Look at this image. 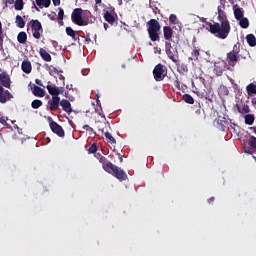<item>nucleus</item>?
<instances>
[{"label":"nucleus","instance_id":"54","mask_svg":"<svg viewBox=\"0 0 256 256\" xmlns=\"http://www.w3.org/2000/svg\"><path fill=\"white\" fill-rule=\"evenodd\" d=\"M96 5L101 4V0H95Z\"/></svg>","mask_w":256,"mask_h":256},{"label":"nucleus","instance_id":"14","mask_svg":"<svg viewBox=\"0 0 256 256\" xmlns=\"http://www.w3.org/2000/svg\"><path fill=\"white\" fill-rule=\"evenodd\" d=\"M163 35L165 39V43L171 41L173 39V28L171 26H164L163 27Z\"/></svg>","mask_w":256,"mask_h":256},{"label":"nucleus","instance_id":"4","mask_svg":"<svg viewBox=\"0 0 256 256\" xmlns=\"http://www.w3.org/2000/svg\"><path fill=\"white\" fill-rule=\"evenodd\" d=\"M146 25L150 41H161V37L159 36V31H161V24L159 21L157 19H150Z\"/></svg>","mask_w":256,"mask_h":256},{"label":"nucleus","instance_id":"25","mask_svg":"<svg viewBox=\"0 0 256 256\" xmlns=\"http://www.w3.org/2000/svg\"><path fill=\"white\" fill-rule=\"evenodd\" d=\"M13 5L15 11H23L25 7V2L23 0H15Z\"/></svg>","mask_w":256,"mask_h":256},{"label":"nucleus","instance_id":"38","mask_svg":"<svg viewBox=\"0 0 256 256\" xmlns=\"http://www.w3.org/2000/svg\"><path fill=\"white\" fill-rule=\"evenodd\" d=\"M4 36H3V24L0 21V49H3V41H4Z\"/></svg>","mask_w":256,"mask_h":256},{"label":"nucleus","instance_id":"21","mask_svg":"<svg viewBox=\"0 0 256 256\" xmlns=\"http://www.w3.org/2000/svg\"><path fill=\"white\" fill-rule=\"evenodd\" d=\"M40 57H42L43 61H46L47 63H51V54L47 52L44 48H40L39 50Z\"/></svg>","mask_w":256,"mask_h":256},{"label":"nucleus","instance_id":"7","mask_svg":"<svg viewBox=\"0 0 256 256\" xmlns=\"http://www.w3.org/2000/svg\"><path fill=\"white\" fill-rule=\"evenodd\" d=\"M153 76L155 81H163L165 79V66L157 64L153 70Z\"/></svg>","mask_w":256,"mask_h":256},{"label":"nucleus","instance_id":"27","mask_svg":"<svg viewBox=\"0 0 256 256\" xmlns=\"http://www.w3.org/2000/svg\"><path fill=\"white\" fill-rule=\"evenodd\" d=\"M17 41L18 43H20L21 45H25V43H27V33L25 32H19L18 36H17Z\"/></svg>","mask_w":256,"mask_h":256},{"label":"nucleus","instance_id":"2","mask_svg":"<svg viewBox=\"0 0 256 256\" xmlns=\"http://www.w3.org/2000/svg\"><path fill=\"white\" fill-rule=\"evenodd\" d=\"M99 161L102 163V167L106 173H109L110 175H113V177H116L118 181H126L127 179V173L123 171V169L119 168L117 165L107 161V158L105 156H102L99 154Z\"/></svg>","mask_w":256,"mask_h":256},{"label":"nucleus","instance_id":"40","mask_svg":"<svg viewBox=\"0 0 256 256\" xmlns=\"http://www.w3.org/2000/svg\"><path fill=\"white\" fill-rule=\"evenodd\" d=\"M169 22H170L172 25H177V15L171 14V15L169 16Z\"/></svg>","mask_w":256,"mask_h":256},{"label":"nucleus","instance_id":"6","mask_svg":"<svg viewBox=\"0 0 256 256\" xmlns=\"http://www.w3.org/2000/svg\"><path fill=\"white\" fill-rule=\"evenodd\" d=\"M166 55L173 63L179 61V51L171 45V42H165Z\"/></svg>","mask_w":256,"mask_h":256},{"label":"nucleus","instance_id":"49","mask_svg":"<svg viewBox=\"0 0 256 256\" xmlns=\"http://www.w3.org/2000/svg\"><path fill=\"white\" fill-rule=\"evenodd\" d=\"M181 69H182V71H184V73H187V71H188L187 65H182Z\"/></svg>","mask_w":256,"mask_h":256},{"label":"nucleus","instance_id":"12","mask_svg":"<svg viewBox=\"0 0 256 256\" xmlns=\"http://www.w3.org/2000/svg\"><path fill=\"white\" fill-rule=\"evenodd\" d=\"M227 59L230 63H237L239 61V49H237V45H234L233 50L227 54Z\"/></svg>","mask_w":256,"mask_h":256},{"label":"nucleus","instance_id":"39","mask_svg":"<svg viewBox=\"0 0 256 256\" xmlns=\"http://www.w3.org/2000/svg\"><path fill=\"white\" fill-rule=\"evenodd\" d=\"M248 143H249L250 147H252V149H256V137L255 136H251L248 140Z\"/></svg>","mask_w":256,"mask_h":256},{"label":"nucleus","instance_id":"1","mask_svg":"<svg viewBox=\"0 0 256 256\" xmlns=\"http://www.w3.org/2000/svg\"><path fill=\"white\" fill-rule=\"evenodd\" d=\"M218 21H220V23L214 22L212 24L211 22H206V25L209 27L208 31H210L212 35H215V37H218V39L229 37V33H231V24L227 19L225 11L221 9V6H218Z\"/></svg>","mask_w":256,"mask_h":256},{"label":"nucleus","instance_id":"37","mask_svg":"<svg viewBox=\"0 0 256 256\" xmlns=\"http://www.w3.org/2000/svg\"><path fill=\"white\" fill-rule=\"evenodd\" d=\"M58 21H60V25H63V17H65V11L63 8H58Z\"/></svg>","mask_w":256,"mask_h":256},{"label":"nucleus","instance_id":"28","mask_svg":"<svg viewBox=\"0 0 256 256\" xmlns=\"http://www.w3.org/2000/svg\"><path fill=\"white\" fill-rule=\"evenodd\" d=\"M238 21L242 29H249V19L247 17H242Z\"/></svg>","mask_w":256,"mask_h":256},{"label":"nucleus","instance_id":"55","mask_svg":"<svg viewBox=\"0 0 256 256\" xmlns=\"http://www.w3.org/2000/svg\"><path fill=\"white\" fill-rule=\"evenodd\" d=\"M118 1V5H123V0H117Z\"/></svg>","mask_w":256,"mask_h":256},{"label":"nucleus","instance_id":"52","mask_svg":"<svg viewBox=\"0 0 256 256\" xmlns=\"http://www.w3.org/2000/svg\"><path fill=\"white\" fill-rule=\"evenodd\" d=\"M119 161L120 163H123V156H121V154H119Z\"/></svg>","mask_w":256,"mask_h":256},{"label":"nucleus","instance_id":"5","mask_svg":"<svg viewBox=\"0 0 256 256\" xmlns=\"http://www.w3.org/2000/svg\"><path fill=\"white\" fill-rule=\"evenodd\" d=\"M27 27H30L34 39H41V34L43 33V25L39 20H31L28 22Z\"/></svg>","mask_w":256,"mask_h":256},{"label":"nucleus","instance_id":"35","mask_svg":"<svg viewBox=\"0 0 256 256\" xmlns=\"http://www.w3.org/2000/svg\"><path fill=\"white\" fill-rule=\"evenodd\" d=\"M42 106H43V101H41L39 99H35L31 103L32 109H39V107H42Z\"/></svg>","mask_w":256,"mask_h":256},{"label":"nucleus","instance_id":"58","mask_svg":"<svg viewBox=\"0 0 256 256\" xmlns=\"http://www.w3.org/2000/svg\"><path fill=\"white\" fill-rule=\"evenodd\" d=\"M196 113H201V110H197Z\"/></svg>","mask_w":256,"mask_h":256},{"label":"nucleus","instance_id":"50","mask_svg":"<svg viewBox=\"0 0 256 256\" xmlns=\"http://www.w3.org/2000/svg\"><path fill=\"white\" fill-rule=\"evenodd\" d=\"M33 7H34V9L36 10V11H41L40 9H39V7H37V5H35V2H33Z\"/></svg>","mask_w":256,"mask_h":256},{"label":"nucleus","instance_id":"32","mask_svg":"<svg viewBox=\"0 0 256 256\" xmlns=\"http://www.w3.org/2000/svg\"><path fill=\"white\" fill-rule=\"evenodd\" d=\"M104 19L107 21V23H110V25L115 23V16H113V14H111L109 11L104 14Z\"/></svg>","mask_w":256,"mask_h":256},{"label":"nucleus","instance_id":"44","mask_svg":"<svg viewBox=\"0 0 256 256\" xmlns=\"http://www.w3.org/2000/svg\"><path fill=\"white\" fill-rule=\"evenodd\" d=\"M15 3V0H3V4L5 5V7H7L8 5H13Z\"/></svg>","mask_w":256,"mask_h":256},{"label":"nucleus","instance_id":"33","mask_svg":"<svg viewBox=\"0 0 256 256\" xmlns=\"http://www.w3.org/2000/svg\"><path fill=\"white\" fill-rule=\"evenodd\" d=\"M47 71L49 72V75L52 77H55L56 75H59V70L53 65H47Z\"/></svg>","mask_w":256,"mask_h":256},{"label":"nucleus","instance_id":"3","mask_svg":"<svg viewBox=\"0 0 256 256\" xmlns=\"http://www.w3.org/2000/svg\"><path fill=\"white\" fill-rule=\"evenodd\" d=\"M89 17H91V12L89 10L83 11L81 8H75L71 14L72 22L79 27L89 25Z\"/></svg>","mask_w":256,"mask_h":256},{"label":"nucleus","instance_id":"22","mask_svg":"<svg viewBox=\"0 0 256 256\" xmlns=\"http://www.w3.org/2000/svg\"><path fill=\"white\" fill-rule=\"evenodd\" d=\"M246 92L249 97H252V95H256V84L250 83L246 86Z\"/></svg>","mask_w":256,"mask_h":256},{"label":"nucleus","instance_id":"18","mask_svg":"<svg viewBox=\"0 0 256 256\" xmlns=\"http://www.w3.org/2000/svg\"><path fill=\"white\" fill-rule=\"evenodd\" d=\"M96 127L98 131H101L102 133H105L108 129H111L109 122L96 121Z\"/></svg>","mask_w":256,"mask_h":256},{"label":"nucleus","instance_id":"11","mask_svg":"<svg viewBox=\"0 0 256 256\" xmlns=\"http://www.w3.org/2000/svg\"><path fill=\"white\" fill-rule=\"evenodd\" d=\"M13 99V94L9 90H5L3 86H0V103H6Z\"/></svg>","mask_w":256,"mask_h":256},{"label":"nucleus","instance_id":"41","mask_svg":"<svg viewBox=\"0 0 256 256\" xmlns=\"http://www.w3.org/2000/svg\"><path fill=\"white\" fill-rule=\"evenodd\" d=\"M98 149H99V147H97V144H92L90 147H89V149H88V151H89V153H95L96 151H98Z\"/></svg>","mask_w":256,"mask_h":256},{"label":"nucleus","instance_id":"8","mask_svg":"<svg viewBox=\"0 0 256 256\" xmlns=\"http://www.w3.org/2000/svg\"><path fill=\"white\" fill-rule=\"evenodd\" d=\"M50 129L52 133H55L56 135H58V137H65V130H63V127L57 122H50Z\"/></svg>","mask_w":256,"mask_h":256},{"label":"nucleus","instance_id":"26","mask_svg":"<svg viewBox=\"0 0 256 256\" xmlns=\"http://www.w3.org/2000/svg\"><path fill=\"white\" fill-rule=\"evenodd\" d=\"M236 109H237L238 113H241V114H243V113H251V108L247 104H243L242 108L239 107V104H237L236 105Z\"/></svg>","mask_w":256,"mask_h":256},{"label":"nucleus","instance_id":"20","mask_svg":"<svg viewBox=\"0 0 256 256\" xmlns=\"http://www.w3.org/2000/svg\"><path fill=\"white\" fill-rule=\"evenodd\" d=\"M32 93L34 97H45V89L37 85H34Z\"/></svg>","mask_w":256,"mask_h":256},{"label":"nucleus","instance_id":"16","mask_svg":"<svg viewBox=\"0 0 256 256\" xmlns=\"http://www.w3.org/2000/svg\"><path fill=\"white\" fill-rule=\"evenodd\" d=\"M60 106L65 111V113H73V108H71V102L67 99H62L60 101Z\"/></svg>","mask_w":256,"mask_h":256},{"label":"nucleus","instance_id":"19","mask_svg":"<svg viewBox=\"0 0 256 256\" xmlns=\"http://www.w3.org/2000/svg\"><path fill=\"white\" fill-rule=\"evenodd\" d=\"M201 55V49L194 47L191 51V57L188 58V61H199V56Z\"/></svg>","mask_w":256,"mask_h":256},{"label":"nucleus","instance_id":"17","mask_svg":"<svg viewBox=\"0 0 256 256\" xmlns=\"http://www.w3.org/2000/svg\"><path fill=\"white\" fill-rule=\"evenodd\" d=\"M21 69L23 73H26V75H29V73L33 71V66L31 65V62H29V60H24L21 64Z\"/></svg>","mask_w":256,"mask_h":256},{"label":"nucleus","instance_id":"43","mask_svg":"<svg viewBox=\"0 0 256 256\" xmlns=\"http://www.w3.org/2000/svg\"><path fill=\"white\" fill-rule=\"evenodd\" d=\"M83 129L85 131H89L90 133H95V130L93 128H91V126H89L87 124L83 126Z\"/></svg>","mask_w":256,"mask_h":256},{"label":"nucleus","instance_id":"10","mask_svg":"<svg viewBox=\"0 0 256 256\" xmlns=\"http://www.w3.org/2000/svg\"><path fill=\"white\" fill-rule=\"evenodd\" d=\"M46 89L48 93L52 95V97H59V95L65 91V88L63 87L52 86L49 84L46 86Z\"/></svg>","mask_w":256,"mask_h":256},{"label":"nucleus","instance_id":"29","mask_svg":"<svg viewBox=\"0 0 256 256\" xmlns=\"http://www.w3.org/2000/svg\"><path fill=\"white\" fill-rule=\"evenodd\" d=\"M66 34L71 37L73 41H77V32L71 27H66Z\"/></svg>","mask_w":256,"mask_h":256},{"label":"nucleus","instance_id":"42","mask_svg":"<svg viewBox=\"0 0 256 256\" xmlns=\"http://www.w3.org/2000/svg\"><path fill=\"white\" fill-rule=\"evenodd\" d=\"M48 17L51 21H56L57 20V13L51 12L50 14H48Z\"/></svg>","mask_w":256,"mask_h":256},{"label":"nucleus","instance_id":"24","mask_svg":"<svg viewBox=\"0 0 256 256\" xmlns=\"http://www.w3.org/2000/svg\"><path fill=\"white\" fill-rule=\"evenodd\" d=\"M244 123L246 125H253L255 123V114H246L244 116Z\"/></svg>","mask_w":256,"mask_h":256},{"label":"nucleus","instance_id":"9","mask_svg":"<svg viewBox=\"0 0 256 256\" xmlns=\"http://www.w3.org/2000/svg\"><path fill=\"white\" fill-rule=\"evenodd\" d=\"M0 82L6 89H11V76L7 72L3 71L0 73Z\"/></svg>","mask_w":256,"mask_h":256},{"label":"nucleus","instance_id":"48","mask_svg":"<svg viewBox=\"0 0 256 256\" xmlns=\"http://www.w3.org/2000/svg\"><path fill=\"white\" fill-rule=\"evenodd\" d=\"M215 202V197H210L208 200H207V203H209V205H211V203H214Z\"/></svg>","mask_w":256,"mask_h":256},{"label":"nucleus","instance_id":"47","mask_svg":"<svg viewBox=\"0 0 256 256\" xmlns=\"http://www.w3.org/2000/svg\"><path fill=\"white\" fill-rule=\"evenodd\" d=\"M36 85H39L40 87H43V82L40 79L35 80Z\"/></svg>","mask_w":256,"mask_h":256},{"label":"nucleus","instance_id":"51","mask_svg":"<svg viewBox=\"0 0 256 256\" xmlns=\"http://www.w3.org/2000/svg\"><path fill=\"white\" fill-rule=\"evenodd\" d=\"M59 79H60V81H65V76H63V74H60Z\"/></svg>","mask_w":256,"mask_h":256},{"label":"nucleus","instance_id":"13","mask_svg":"<svg viewBox=\"0 0 256 256\" xmlns=\"http://www.w3.org/2000/svg\"><path fill=\"white\" fill-rule=\"evenodd\" d=\"M50 111H57L59 105H61V98L59 96H52V99L48 101Z\"/></svg>","mask_w":256,"mask_h":256},{"label":"nucleus","instance_id":"34","mask_svg":"<svg viewBox=\"0 0 256 256\" xmlns=\"http://www.w3.org/2000/svg\"><path fill=\"white\" fill-rule=\"evenodd\" d=\"M182 99L185 103H188L189 105H193V103H195V99H193V96H191L190 94H184Z\"/></svg>","mask_w":256,"mask_h":256},{"label":"nucleus","instance_id":"23","mask_svg":"<svg viewBox=\"0 0 256 256\" xmlns=\"http://www.w3.org/2000/svg\"><path fill=\"white\" fill-rule=\"evenodd\" d=\"M35 1H36V5L40 7V9H43V7L47 9L51 5V0H35Z\"/></svg>","mask_w":256,"mask_h":256},{"label":"nucleus","instance_id":"30","mask_svg":"<svg viewBox=\"0 0 256 256\" xmlns=\"http://www.w3.org/2000/svg\"><path fill=\"white\" fill-rule=\"evenodd\" d=\"M246 41H247V43H248V45H249L250 47H255V46H256V38H255V35H253V34H248V35L246 36Z\"/></svg>","mask_w":256,"mask_h":256},{"label":"nucleus","instance_id":"56","mask_svg":"<svg viewBox=\"0 0 256 256\" xmlns=\"http://www.w3.org/2000/svg\"><path fill=\"white\" fill-rule=\"evenodd\" d=\"M107 27H109V25L104 23V29L107 31Z\"/></svg>","mask_w":256,"mask_h":256},{"label":"nucleus","instance_id":"46","mask_svg":"<svg viewBox=\"0 0 256 256\" xmlns=\"http://www.w3.org/2000/svg\"><path fill=\"white\" fill-rule=\"evenodd\" d=\"M0 123H1V125H7V118L1 117L0 118Z\"/></svg>","mask_w":256,"mask_h":256},{"label":"nucleus","instance_id":"57","mask_svg":"<svg viewBox=\"0 0 256 256\" xmlns=\"http://www.w3.org/2000/svg\"><path fill=\"white\" fill-rule=\"evenodd\" d=\"M122 68L125 69V64H122Z\"/></svg>","mask_w":256,"mask_h":256},{"label":"nucleus","instance_id":"45","mask_svg":"<svg viewBox=\"0 0 256 256\" xmlns=\"http://www.w3.org/2000/svg\"><path fill=\"white\" fill-rule=\"evenodd\" d=\"M52 3L54 7H59V5H61V0H52Z\"/></svg>","mask_w":256,"mask_h":256},{"label":"nucleus","instance_id":"31","mask_svg":"<svg viewBox=\"0 0 256 256\" xmlns=\"http://www.w3.org/2000/svg\"><path fill=\"white\" fill-rule=\"evenodd\" d=\"M16 26L19 27V29H23L25 27V20L21 15H16V20H15Z\"/></svg>","mask_w":256,"mask_h":256},{"label":"nucleus","instance_id":"15","mask_svg":"<svg viewBox=\"0 0 256 256\" xmlns=\"http://www.w3.org/2000/svg\"><path fill=\"white\" fill-rule=\"evenodd\" d=\"M233 11H234V17L236 21H238L239 19H242L245 15L243 8L239 7L238 5L233 6Z\"/></svg>","mask_w":256,"mask_h":256},{"label":"nucleus","instance_id":"53","mask_svg":"<svg viewBox=\"0 0 256 256\" xmlns=\"http://www.w3.org/2000/svg\"><path fill=\"white\" fill-rule=\"evenodd\" d=\"M97 97V105H99L101 102L99 101V94L96 95Z\"/></svg>","mask_w":256,"mask_h":256},{"label":"nucleus","instance_id":"36","mask_svg":"<svg viewBox=\"0 0 256 256\" xmlns=\"http://www.w3.org/2000/svg\"><path fill=\"white\" fill-rule=\"evenodd\" d=\"M104 135H105L106 139H108L109 143H112V144L117 143V140H115V138L111 136V133H109V130H106L104 132Z\"/></svg>","mask_w":256,"mask_h":256}]
</instances>
